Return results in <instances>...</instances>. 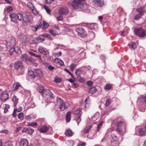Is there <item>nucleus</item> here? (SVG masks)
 I'll use <instances>...</instances> for the list:
<instances>
[{
  "instance_id": "f257e3e1",
  "label": "nucleus",
  "mask_w": 146,
  "mask_h": 146,
  "mask_svg": "<svg viewBox=\"0 0 146 146\" xmlns=\"http://www.w3.org/2000/svg\"><path fill=\"white\" fill-rule=\"evenodd\" d=\"M9 17L11 21L14 23L16 22L17 19L23 23L29 22L32 19V16L30 13H28L23 14L18 13L16 14L11 13Z\"/></svg>"
},
{
  "instance_id": "f03ea898",
  "label": "nucleus",
  "mask_w": 146,
  "mask_h": 146,
  "mask_svg": "<svg viewBox=\"0 0 146 146\" xmlns=\"http://www.w3.org/2000/svg\"><path fill=\"white\" fill-rule=\"evenodd\" d=\"M116 127V130L117 132L121 135H123L125 131V123L123 120L119 122Z\"/></svg>"
},
{
  "instance_id": "7ed1b4c3",
  "label": "nucleus",
  "mask_w": 146,
  "mask_h": 146,
  "mask_svg": "<svg viewBox=\"0 0 146 146\" xmlns=\"http://www.w3.org/2000/svg\"><path fill=\"white\" fill-rule=\"evenodd\" d=\"M56 100L57 104L60 106L59 108L61 110H63L69 107L68 103L67 102L64 103L61 98L57 97Z\"/></svg>"
},
{
  "instance_id": "20e7f679",
  "label": "nucleus",
  "mask_w": 146,
  "mask_h": 146,
  "mask_svg": "<svg viewBox=\"0 0 146 146\" xmlns=\"http://www.w3.org/2000/svg\"><path fill=\"white\" fill-rule=\"evenodd\" d=\"M135 134L139 136L146 135V126L141 127L139 126L136 127L135 129Z\"/></svg>"
},
{
  "instance_id": "39448f33",
  "label": "nucleus",
  "mask_w": 146,
  "mask_h": 146,
  "mask_svg": "<svg viewBox=\"0 0 146 146\" xmlns=\"http://www.w3.org/2000/svg\"><path fill=\"white\" fill-rule=\"evenodd\" d=\"M84 0H74L71 4L72 7L74 9H78L83 7L84 3Z\"/></svg>"
},
{
  "instance_id": "423d86ee",
  "label": "nucleus",
  "mask_w": 146,
  "mask_h": 146,
  "mask_svg": "<svg viewBox=\"0 0 146 146\" xmlns=\"http://www.w3.org/2000/svg\"><path fill=\"white\" fill-rule=\"evenodd\" d=\"M134 32L135 34L141 38H143L146 36V30L140 28L135 29Z\"/></svg>"
},
{
  "instance_id": "0eeeda50",
  "label": "nucleus",
  "mask_w": 146,
  "mask_h": 146,
  "mask_svg": "<svg viewBox=\"0 0 146 146\" xmlns=\"http://www.w3.org/2000/svg\"><path fill=\"white\" fill-rule=\"evenodd\" d=\"M42 96L43 97L46 98L50 99H53L54 97V94L49 89L44 90L42 94Z\"/></svg>"
},
{
  "instance_id": "6e6552de",
  "label": "nucleus",
  "mask_w": 146,
  "mask_h": 146,
  "mask_svg": "<svg viewBox=\"0 0 146 146\" xmlns=\"http://www.w3.org/2000/svg\"><path fill=\"white\" fill-rule=\"evenodd\" d=\"M76 31L78 35L82 37H84L86 35V33L84 29L79 28L76 29Z\"/></svg>"
},
{
  "instance_id": "1a4fd4ad",
  "label": "nucleus",
  "mask_w": 146,
  "mask_h": 146,
  "mask_svg": "<svg viewBox=\"0 0 146 146\" xmlns=\"http://www.w3.org/2000/svg\"><path fill=\"white\" fill-rule=\"evenodd\" d=\"M11 55H13V53H15L16 54H19L21 52L20 49L18 47V46H13L9 50Z\"/></svg>"
},
{
  "instance_id": "9d476101",
  "label": "nucleus",
  "mask_w": 146,
  "mask_h": 146,
  "mask_svg": "<svg viewBox=\"0 0 146 146\" xmlns=\"http://www.w3.org/2000/svg\"><path fill=\"white\" fill-rule=\"evenodd\" d=\"M82 112V109L80 108H78L74 112V113L76 115H79L78 116V118L76 119V121L78 125H79V124L80 121H81V119L80 118V116Z\"/></svg>"
},
{
  "instance_id": "9b49d317",
  "label": "nucleus",
  "mask_w": 146,
  "mask_h": 146,
  "mask_svg": "<svg viewBox=\"0 0 146 146\" xmlns=\"http://www.w3.org/2000/svg\"><path fill=\"white\" fill-rule=\"evenodd\" d=\"M14 67L17 70H21L23 68V64L21 61H18L15 63Z\"/></svg>"
},
{
  "instance_id": "f8f14e48",
  "label": "nucleus",
  "mask_w": 146,
  "mask_h": 146,
  "mask_svg": "<svg viewBox=\"0 0 146 146\" xmlns=\"http://www.w3.org/2000/svg\"><path fill=\"white\" fill-rule=\"evenodd\" d=\"M68 10L65 7H61L59 10L58 13L60 15H66L68 13Z\"/></svg>"
},
{
  "instance_id": "ddd939ff",
  "label": "nucleus",
  "mask_w": 146,
  "mask_h": 146,
  "mask_svg": "<svg viewBox=\"0 0 146 146\" xmlns=\"http://www.w3.org/2000/svg\"><path fill=\"white\" fill-rule=\"evenodd\" d=\"M137 102L140 104H146V96H140L138 99Z\"/></svg>"
},
{
  "instance_id": "4468645a",
  "label": "nucleus",
  "mask_w": 146,
  "mask_h": 146,
  "mask_svg": "<svg viewBox=\"0 0 146 146\" xmlns=\"http://www.w3.org/2000/svg\"><path fill=\"white\" fill-rule=\"evenodd\" d=\"M9 95L6 91H4L2 94L1 97V100L2 102H5L8 98Z\"/></svg>"
},
{
  "instance_id": "2eb2a0df",
  "label": "nucleus",
  "mask_w": 146,
  "mask_h": 146,
  "mask_svg": "<svg viewBox=\"0 0 146 146\" xmlns=\"http://www.w3.org/2000/svg\"><path fill=\"white\" fill-rule=\"evenodd\" d=\"M28 53L31 56H33L34 57H36L43 64H45L46 63L45 62L43 61H42L41 58V56H40L39 55H38L34 53L31 52H29Z\"/></svg>"
},
{
  "instance_id": "dca6fc26",
  "label": "nucleus",
  "mask_w": 146,
  "mask_h": 146,
  "mask_svg": "<svg viewBox=\"0 0 146 146\" xmlns=\"http://www.w3.org/2000/svg\"><path fill=\"white\" fill-rule=\"evenodd\" d=\"M93 3L95 6L101 7L104 4L102 0H94Z\"/></svg>"
},
{
  "instance_id": "f3484780",
  "label": "nucleus",
  "mask_w": 146,
  "mask_h": 146,
  "mask_svg": "<svg viewBox=\"0 0 146 146\" xmlns=\"http://www.w3.org/2000/svg\"><path fill=\"white\" fill-rule=\"evenodd\" d=\"M34 131L33 129L31 128H24L22 130L23 133H26L30 134H32Z\"/></svg>"
},
{
  "instance_id": "a211bd4d",
  "label": "nucleus",
  "mask_w": 146,
  "mask_h": 146,
  "mask_svg": "<svg viewBox=\"0 0 146 146\" xmlns=\"http://www.w3.org/2000/svg\"><path fill=\"white\" fill-rule=\"evenodd\" d=\"M48 129V128L45 125L43 126L38 128V130L41 133L46 132Z\"/></svg>"
},
{
  "instance_id": "6ab92c4d",
  "label": "nucleus",
  "mask_w": 146,
  "mask_h": 146,
  "mask_svg": "<svg viewBox=\"0 0 146 146\" xmlns=\"http://www.w3.org/2000/svg\"><path fill=\"white\" fill-rule=\"evenodd\" d=\"M28 141L27 139H23L21 140L20 146H28Z\"/></svg>"
},
{
  "instance_id": "aec40b11",
  "label": "nucleus",
  "mask_w": 146,
  "mask_h": 146,
  "mask_svg": "<svg viewBox=\"0 0 146 146\" xmlns=\"http://www.w3.org/2000/svg\"><path fill=\"white\" fill-rule=\"evenodd\" d=\"M38 50L40 52L45 55H46L48 53V52L46 50L42 47H40L38 48Z\"/></svg>"
},
{
  "instance_id": "412c9836",
  "label": "nucleus",
  "mask_w": 146,
  "mask_h": 146,
  "mask_svg": "<svg viewBox=\"0 0 146 146\" xmlns=\"http://www.w3.org/2000/svg\"><path fill=\"white\" fill-rule=\"evenodd\" d=\"M42 84H40L38 85V87L37 88V90L38 92L41 94L42 95L44 92V90H45Z\"/></svg>"
},
{
  "instance_id": "4be33fe9",
  "label": "nucleus",
  "mask_w": 146,
  "mask_h": 146,
  "mask_svg": "<svg viewBox=\"0 0 146 146\" xmlns=\"http://www.w3.org/2000/svg\"><path fill=\"white\" fill-rule=\"evenodd\" d=\"M11 40L9 42L5 44L6 46L9 45V46H14L15 44V40L14 38H11Z\"/></svg>"
},
{
  "instance_id": "5701e85b",
  "label": "nucleus",
  "mask_w": 146,
  "mask_h": 146,
  "mask_svg": "<svg viewBox=\"0 0 146 146\" xmlns=\"http://www.w3.org/2000/svg\"><path fill=\"white\" fill-rule=\"evenodd\" d=\"M87 25L88 28L91 29H94L97 27V25L95 23H88Z\"/></svg>"
},
{
  "instance_id": "b1692460",
  "label": "nucleus",
  "mask_w": 146,
  "mask_h": 146,
  "mask_svg": "<svg viewBox=\"0 0 146 146\" xmlns=\"http://www.w3.org/2000/svg\"><path fill=\"white\" fill-rule=\"evenodd\" d=\"M28 74L33 79L35 78L36 76L35 74H34V72L31 69L29 70Z\"/></svg>"
},
{
  "instance_id": "393cba45",
  "label": "nucleus",
  "mask_w": 146,
  "mask_h": 146,
  "mask_svg": "<svg viewBox=\"0 0 146 146\" xmlns=\"http://www.w3.org/2000/svg\"><path fill=\"white\" fill-rule=\"evenodd\" d=\"M3 106L4 110V113H6L8 111V109L9 108L10 106L7 104H4L3 105Z\"/></svg>"
},
{
  "instance_id": "a878e982",
  "label": "nucleus",
  "mask_w": 146,
  "mask_h": 146,
  "mask_svg": "<svg viewBox=\"0 0 146 146\" xmlns=\"http://www.w3.org/2000/svg\"><path fill=\"white\" fill-rule=\"evenodd\" d=\"M71 113L70 111L68 112L66 114V120L67 122H69L70 120Z\"/></svg>"
},
{
  "instance_id": "bb28decb",
  "label": "nucleus",
  "mask_w": 146,
  "mask_h": 146,
  "mask_svg": "<svg viewBox=\"0 0 146 146\" xmlns=\"http://www.w3.org/2000/svg\"><path fill=\"white\" fill-rule=\"evenodd\" d=\"M12 100L14 103V106L15 107L18 102V99L15 96H13Z\"/></svg>"
},
{
  "instance_id": "cd10ccee",
  "label": "nucleus",
  "mask_w": 146,
  "mask_h": 146,
  "mask_svg": "<svg viewBox=\"0 0 146 146\" xmlns=\"http://www.w3.org/2000/svg\"><path fill=\"white\" fill-rule=\"evenodd\" d=\"M92 127V126L90 125L86 127L83 130L84 133L85 134L87 133L90 131V130L91 129Z\"/></svg>"
},
{
  "instance_id": "c85d7f7f",
  "label": "nucleus",
  "mask_w": 146,
  "mask_h": 146,
  "mask_svg": "<svg viewBox=\"0 0 146 146\" xmlns=\"http://www.w3.org/2000/svg\"><path fill=\"white\" fill-rule=\"evenodd\" d=\"M36 74L39 77H42V71L40 69H36L35 70Z\"/></svg>"
},
{
  "instance_id": "c756f323",
  "label": "nucleus",
  "mask_w": 146,
  "mask_h": 146,
  "mask_svg": "<svg viewBox=\"0 0 146 146\" xmlns=\"http://www.w3.org/2000/svg\"><path fill=\"white\" fill-rule=\"evenodd\" d=\"M111 137L112 138V139L113 141L115 142H119V139L118 137L114 134H111Z\"/></svg>"
},
{
  "instance_id": "7c9ffc66",
  "label": "nucleus",
  "mask_w": 146,
  "mask_h": 146,
  "mask_svg": "<svg viewBox=\"0 0 146 146\" xmlns=\"http://www.w3.org/2000/svg\"><path fill=\"white\" fill-rule=\"evenodd\" d=\"M49 32L54 36L58 35V32L53 29L50 30H49Z\"/></svg>"
},
{
  "instance_id": "2f4dec72",
  "label": "nucleus",
  "mask_w": 146,
  "mask_h": 146,
  "mask_svg": "<svg viewBox=\"0 0 146 146\" xmlns=\"http://www.w3.org/2000/svg\"><path fill=\"white\" fill-rule=\"evenodd\" d=\"M97 91L96 88L95 87H92L89 90V92L92 94L96 93Z\"/></svg>"
},
{
  "instance_id": "473e14b6",
  "label": "nucleus",
  "mask_w": 146,
  "mask_h": 146,
  "mask_svg": "<svg viewBox=\"0 0 146 146\" xmlns=\"http://www.w3.org/2000/svg\"><path fill=\"white\" fill-rule=\"evenodd\" d=\"M73 133L70 129L67 130L65 132L66 135L67 136H71L72 135Z\"/></svg>"
},
{
  "instance_id": "72a5a7b5",
  "label": "nucleus",
  "mask_w": 146,
  "mask_h": 146,
  "mask_svg": "<svg viewBox=\"0 0 146 146\" xmlns=\"http://www.w3.org/2000/svg\"><path fill=\"white\" fill-rule=\"evenodd\" d=\"M20 84L18 82L16 83L15 84L13 87V89L14 90H17L19 87L20 86Z\"/></svg>"
},
{
  "instance_id": "f704fd0d",
  "label": "nucleus",
  "mask_w": 146,
  "mask_h": 146,
  "mask_svg": "<svg viewBox=\"0 0 146 146\" xmlns=\"http://www.w3.org/2000/svg\"><path fill=\"white\" fill-rule=\"evenodd\" d=\"M119 145V142H115L112 141L109 144L110 146H118Z\"/></svg>"
},
{
  "instance_id": "c9c22d12",
  "label": "nucleus",
  "mask_w": 146,
  "mask_h": 146,
  "mask_svg": "<svg viewBox=\"0 0 146 146\" xmlns=\"http://www.w3.org/2000/svg\"><path fill=\"white\" fill-rule=\"evenodd\" d=\"M103 121H101L99 123L98 125L97 128V130L98 131H99L100 128L101 127L103 123Z\"/></svg>"
},
{
  "instance_id": "e433bc0d",
  "label": "nucleus",
  "mask_w": 146,
  "mask_h": 146,
  "mask_svg": "<svg viewBox=\"0 0 146 146\" xmlns=\"http://www.w3.org/2000/svg\"><path fill=\"white\" fill-rule=\"evenodd\" d=\"M76 66L77 65L74 63H73L71 64V65L69 66L70 70L72 71H73L75 68Z\"/></svg>"
},
{
  "instance_id": "4c0bfd02",
  "label": "nucleus",
  "mask_w": 146,
  "mask_h": 146,
  "mask_svg": "<svg viewBox=\"0 0 146 146\" xmlns=\"http://www.w3.org/2000/svg\"><path fill=\"white\" fill-rule=\"evenodd\" d=\"M18 116V118L21 120H22L24 118V114L22 112L19 113Z\"/></svg>"
},
{
  "instance_id": "58836bf2",
  "label": "nucleus",
  "mask_w": 146,
  "mask_h": 146,
  "mask_svg": "<svg viewBox=\"0 0 146 146\" xmlns=\"http://www.w3.org/2000/svg\"><path fill=\"white\" fill-rule=\"evenodd\" d=\"M77 80L79 82L81 83H84L85 82V79L79 76L77 77Z\"/></svg>"
},
{
  "instance_id": "ea45409f",
  "label": "nucleus",
  "mask_w": 146,
  "mask_h": 146,
  "mask_svg": "<svg viewBox=\"0 0 146 146\" xmlns=\"http://www.w3.org/2000/svg\"><path fill=\"white\" fill-rule=\"evenodd\" d=\"M67 143L69 146H72L74 145V143L72 140H68L67 141Z\"/></svg>"
},
{
  "instance_id": "a19ab883",
  "label": "nucleus",
  "mask_w": 146,
  "mask_h": 146,
  "mask_svg": "<svg viewBox=\"0 0 146 146\" xmlns=\"http://www.w3.org/2000/svg\"><path fill=\"white\" fill-rule=\"evenodd\" d=\"M29 108H33L35 106V105L33 101L29 102L27 104Z\"/></svg>"
},
{
  "instance_id": "79ce46f5",
  "label": "nucleus",
  "mask_w": 146,
  "mask_h": 146,
  "mask_svg": "<svg viewBox=\"0 0 146 146\" xmlns=\"http://www.w3.org/2000/svg\"><path fill=\"white\" fill-rule=\"evenodd\" d=\"M136 11L138 12L140 14V15H143V11L142 7H140L137 8L136 9Z\"/></svg>"
},
{
  "instance_id": "37998d69",
  "label": "nucleus",
  "mask_w": 146,
  "mask_h": 146,
  "mask_svg": "<svg viewBox=\"0 0 146 146\" xmlns=\"http://www.w3.org/2000/svg\"><path fill=\"white\" fill-rule=\"evenodd\" d=\"M41 36H43L44 37H47L48 38V39H49L50 40H52V39L50 36L48 34H45L43 35H40Z\"/></svg>"
},
{
  "instance_id": "c03bdc74",
  "label": "nucleus",
  "mask_w": 146,
  "mask_h": 146,
  "mask_svg": "<svg viewBox=\"0 0 146 146\" xmlns=\"http://www.w3.org/2000/svg\"><path fill=\"white\" fill-rule=\"evenodd\" d=\"M44 38H41L40 36L36 38V40L37 42H41L43 41H44Z\"/></svg>"
},
{
  "instance_id": "a18cd8bd",
  "label": "nucleus",
  "mask_w": 146,
  "mask_h": 146,
  "mask_svg": "<svg viewBox=\"0 0 146 146\" xmlns=\"http://www.w3.org/2000/svg\"><path fill=\"white\" fill-rule=\"evenodd\" d=\"M27 5L30 8L31 10L34 7V5L32 3L30 2L27 3Z\"/></svg>"
},
{
  "instance_id": "49530a36",
  "label": "nucleus",
  "mask_w": 146,
  "mask_h": 146,
  "mask_svg": "<svg viewBox=\"0 0 146 146\" xmlns=\"http://www.w3.org/2000/svg\"><path fill=\"white\" fill-rule=\"evenodd\" d=\"M38 28V26L36 25H33L31 27V29L33 31H35Z\"/></svg>"
},
{
  "instance_id": "de8ad7c7",
  "label": "nucleus",
  "mask_w": 146,
  "mask_h": 146,
  "mask_svg": "<svg viewBox=\"0 0 146 146\" xmlns=\"http://www.w3.org/2000/svg\"><path fill=\"white\" fill-rule=\"evenodd\" d=\"M21 59L24 61H26L27 59V57L25 54H24L22 56Z\"/></svg>"
},
{
  "instance_id": "09e8293b",
  "label": "nucleus",
  "mask_w": 146,
  "mask_h": 146,
  "mask_svg": "<svg viewBox=\"0 0 146 146\" xmlns=\"http://www.w3.org/2000/svg\"><path fill=\"white\" fill-rule=\"evenodd\" d=\"M62 52H59L56 53L54 54V55L55 57H58L61 56Z\"/></svg>"
},
{
  "instance_id": "8fccbe9b",
  "label": "nucleus",
  "mask_w": 146,
  "mask_h": 146,
  "mask_svg": "<svg viewBox=\"0 0 146 146\" xmlns=\"http://www.w3.org/2000/svg\"><path fill=\"white\" fill-rule=\"evenodd\" d=\"M111 101L109 99H107L106 102V106H108L111 103Z\"/></svg>"
},
{
  "instance_id": "3c124183",
  "label": "nucleus",
  "mask_w": 146,
  "mask_h": 146,
  "mask_svg": "<svg viewBox=\"0 0 146 146\" xmlns=\"http://www.w3.org/2000/svg\"><path fill=\"white\" fill-rule=\"evenodd\" d=\"M54 80L56 82L59 83L61 82V80L60 78L56 77L54 78Z\"/></svg>"
},
{
  "instance_id": "603ef678",
  "label": "nucleus",
  "mask_w": 146,
  "mask_h": 146,
  "mask_svg": "<svg viewBox=\"0 0 146 146\" xmlns=\"http://www.w3.org/2000/svg\"><path fill=\"white\" fill-rule=\"evenodd\" d=\"M33 13L35 15H36L38 13V12L36 10V9L34 7L33 9H31Z\"/></svg>"
},
{
  "instance_id": "864d4df0",
  "label": "nucleus",
  "mask_w": 146,
  "mask_h": 146,
  "mask_svg": "<svg viewBox=\"0 0 146 146\" xmlns=\"http://www.w3.org/2000/svg\"><path fill=\"white\" fill-rule=\"evenodd\" d=\"M120 117H118L116 118L115 119H114L112 122V124L113 125H115L118 122L119 119H120Z\"/></svg>"
},
{
  "instance_id": "5fc2aeb1",
  "label": "nucleus",
  "mask_w": 146,
  "mask_h": 146,
  "mask_svg": "<svg viewBox=\"0 0 146 146\" xmlns=\"http://www.w3.org/2000/svg\"><path fill=\"white\" fill-rule=\"evenodd\" d=\"M111 87V85L110 84H108L106 85L105 86V89L106 90H110Z\"/></svg>"
},
{
  "instance_id": "6e6d98bb",
  "label": "nucleus",
  "mask_w": 146,
  "mask_h": 146,
  "mask_svg": "<svg viewBox=\"0 0 146 146\" xmlns=\"http://www.w3.org/2000/svg\"><path fill=\"white\" fill-rule=\"evenodd\" d=\"M81 72V71L79 69H77L75 71V73L77 76H79Z\"/></svg>"
},
{
  "instance_id": "4d7b16f0",
  "label": "nucleus",
  "mask_w": 146,
  "mask_h": 146,
  "mask_svg": "<svg viewBox=\"0 0 146 146\" xmlns=\"http://www.w3.org/2000/svg\"><path fill=\"white\" fill-rule=\"evenodd\" d=\"M5 146H12V142L10 141H8L5 143Z\"/></svg>"
},
{
  "instance_id": "13d9d810",
  "label": "nucleus",
  "mask_w": 146,
  "mask_h": 146,
  "mask_svg": "<svg viewBox=\"0 0 146 146\" xmlns=\"http://www.w3.org/2000/svg\"><path fill=\"white\" fill-rule=\"evenodd\" d=\"M43 26L45 28H46L49 26L48 24L45 21H43Z\"/></svg>"
},
{
  "instance_id": "bf43d9fd",
  "label": "nucleus",
  "mask_w": 146,
  "mask_h": 146,
  "mask_svg": "<svg viewBox=\"0 0 146 146\" xmlns=\"http://www.w3.org/2000/svg\"><path fill=\"white\" fill-rule=\"evenodd\" d=\"M143 15H140V14L139 13L137 15L135 16L134 19L135 20H137L139 19L140 18L141 16Z\"/></svg>"
},
{
  "instance_id": "052dcab7",
  "label": "nucleus",
  "mask_w": 146,
  "mask_h": 146,
  "mask_svg": "<svg viewBox=\"0 0 146 146\" xmlns=\"http://www.w3.org/2000/svg\"><path fill=\"white\" fill-rule=\"evenodd\" d=\"M29 126H32L33 127L36 126L37 125V124L36 123H31L28 124Z\"/></svg>"
},
{
  "instance_id": "680f3d73",
  "label": "nucleus",
  "mask_w": 146,
  "mask_h": 146,
  "mask_svg": "<svg viewBox=\"0 0 146 146\" xmlns=\"http://www.w3.org/2000/svg\"><path fill=\"white\" fill-rule=\"evenodd\" d=\"M56 18L58 21H62L63 19V17L61 16L57 17Z\"/></svg>"
},
{
  "instance_id": "e2e57ef3",
  "label": "nucleus",
  "mask_w": 146,
  "mask_h": 146,
  "mask_svg": "<svg viewBox=\"0 0 146 146\" xmlns=\"http://www.w3.org/2000/svg\"><path fill=\"white\" fill-rule=\"evenodd\" d=\"M14 110H15L16 112H19L22 110V108L21 107H20L18 109L15 108Z\"/></svg>"
},
{
  "instance_id": "0e129e2a",
  "label": "nucleus",
  "mask_w": 146,
  "mask_h": 146,
  "mask_svg": "<svg viewBox=\"0 0 146 146\" xmlns=\"http://www.w3.org/2000/svg\"><path fill=\"white\" fill-rule=\"evenodd\" d=\"M7 12H9L12 10L13 9L12 7H7Z\"/></svg>"
},
{
  "instance_id": "69168bd1",
  "label": "nucleus",
  "mask_w": 146,
  "mask_h": 146,
  "mask_svg": "<svg viewBox=\"0 0 146 146\" xmlns=\"http://www.w3.org/2000/svg\"><path fill=\"white\" fill-rule=\"evenodd\" d=\"M61 60L59 58H56L54 59V61L55 63L58 64L59 62Z\"/></svg>"
},
{
  "instance_id": "338daca9",
  "label": "nucleus",
  "mask_w": 146,
  "mask_h": 146,
  "mask_svg": "<svg viewBox=\"0 0 146 146\" xmlns=\"http://www.w3.org/2000/svg\"><path fill=\"white\" fill-rule=\"evenodd\" d=\"M86 143H85L84 142H81V143H80L78 145V146H85L86 145Z\"/></svg>"
},
{
  "instance_id": "774afa93",
  "label": "nucleus",
  "mask_w": 146,
  "mask_h": 146,
  "mask_svg": "<svg viewBox=\"0 0 146 146\" xmlns=\"http://www.w3.org/2000/svg\"><path fill=\"white\" fill-rule=\"evenodd\" d=\"M54 1V0H45L46 3L48 4H50Z\"/></svg>"
}]
</instances>
